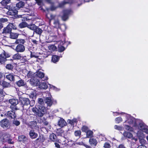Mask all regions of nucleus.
<instances>
[{
    "instance_id": "nucleus-1",
    "label": "nucleus",
    "mask_w": 148,
    "mask_h": 148,
    "mask_svg": "<svg viewBox=\"0 0 148 148\" xmlns=\"http://www.w3.org/2000/svg\"><path fill=\"white\" fill-rule=\"evenodd\" d=\"M127 120L125 121V122L129 124L130 125L134 127H136V126L139 123V120L136 119L134 117L131 116L128 114H126Z\"/></svg>"
},
{
    "instance_id": "nucleus-2",
    "label": "nucleus",
    "mask_w": 148,
    "mask_h": 148,
    "mask_svg": "<svg viewBox=\"0 0 148 148\" xmlns=\"http://www.w3.org/2000/svg\"><path fill=\"white\" fill-rule=\"evenodd\" d=\"M8 3V2L6 1L5 0H3L1 2V4L4 6L5 8L9 10L8 14L11 15H14L17 13V11L14 10V9H13L12 7L9 5H6V4Z\"/></svg>"
},
{
    "instance_id": "nucleus-3",
    "label": "nucleus",
    "mask_w": 148,
    "mask_h": 148,
    "mask_svg": "<svg viewBox=\"0 0 148 148\" xmlns=\"http://www.w3.org/2000/svg\"><path fill=\"white\" fill-rule=\"evenodd\" d=\"M135 129H138L140 130L138 131L141 132H144L148 134V127L142 122H139V121L136 127H135Z\"/></svg>"
},
{
    "instance_id": "nucleus-4",
    "label": "nucleus",
    "mask_w": 148,
    "mask_h": 148,
    "mask_svg": "<svg viewBox=\"0 0 148 148\" xmlns=\"http://www.w3.org/2000/svg\"><path fill=\"white\" fill-rule=\"evenodd\" d=\"M47 108H46L45 106H43L42 105H39L38 107V115L40 117H42L44 114L46 113Z\"/></svg>"
},
{
    "instance_id": "nucleus-5",
    "label": "nucleus",
    "mask_w": 148,
    "mask_h": 148,
    "mask_svg": "<svg viewBox=\"0 0 148 148\" xmlns=\"http://www.w3.org/2000/svg\"><path fill=\"white\" fill-rule=\"evenodd\" d=\"M9 102L11 104V105L10 106V108L13 110H18L17 107L16 106V105L18 103L17 99H10L9 100Z\"/></svg>"
},
{
    "instance_id": "nucleus-6",
    "label": "nucleus",
    "mask_w": 148,
    "mask_h": 148,
    "mask_svg": "<svg viewBox=\"0 0 148 148\" xmlns=\"http://www.w3.org/2000/svg\"><path fill=\"white\" fill-rule=\"evenodd\" d=\"M48 95L49 97H47L45 98L44 99V101L45 103L47 105L48 107H51V106L53 104V102H55L56 103V100L55 101H52L51 97L49 96V95H50V93H48Z\"/></svg>"
},
{
    "instance_id": "nucleus-7",
    "label": "nucleus",
    "mask_w": 148,
    "mask_h": 148,
    "mask_svg": "<svg viewBox=\"0 0 148 148\" xmlns=\"http://www.w3.org/2000/svg\"><path fill=\"white\" fill-rule=\"evenodd\" d=\"M0 125L4 129L7 128L10 126V122L8 119H4L0 121Z\"/></svg>"
},
{
    "instance_id": "nucleus-8",
    "label": "nucleus",
    "mask_w": 148,
    "mask_h": 148,
    "mask_svg": "<svg viewBox=\"0 0 148 148\" xmlns=\"http://www.w3.org/2000/svg\"><path fill=\"white\" fill-rule=\"evenodd\" d=\"M20 103L24 109V106H27L30 103V101L29 99L20 97L19 98Z\"/></svg>"
},
{
    "instance_id": "nucleus-9",
    "label": "nucleus",
    "mask_w": 148,
    "mask_h": 148,
    "mask_svg": "<svg viewBox=\"0 0 148 148\" xmlns=\"http://www.w3.org/2000/svg\"><path fill=\"white\" fill-rule=\"evenodd\" d=\"M71 12V11L70 10H64L63 12V15L62 16V19L64 21H66L67 19Z\"/></svg>"
},
{
    "instance_id": "nucleus-10",
    "label": "nucleus",
    "mask_w": 148,
    "mask_h": 148,
    "mask_svg": "<svg viewBox=\"0 0 148 148\" xmlns=\"http://www.w3.org/2000/svg\"><path fill=\"white\" fill-rule=\"evenodd\" d=\"M137 135L139 138L140 143L142 144H145L146 141L143 139V138L144 137V135L143 133V132L138 131L137 132Z\"/></svg>"
},
{
    "instance_id": "nucleus-11",
    "label": "nucleus",
    "mask_w": 148,
    "mask_h": 148,
    "mask_svg": "<svg viewBox=\"0 0 148 148\" xmlns=\"http://www.w3.org/2000/svg\"><path fill=\"white\" fill-rule=\"evenodd\" d=\"M9 56L8 55L6 54V53L4 51L0 55V63L1 64L4 63L6 60V58Z\"/></svg>"
},
{
    "instance_id": "nucleus-12",
    "label": "nucleus",
    "mask_w": 148,
    "mask_h": 148,
    "mask_svg": "<svg viewBox=\"0 0 148 148\" xmlns=\"http://www.w3.org/2000/svg\"><path fill=\"white\" fill-rule=\"evenodd\" d=\"M123 135L125 137L129 138H131L132 140H134L135 142H136L138 140V139L137 138L133 137L132 134L130 132H125L123 133Z\"/></svg>"
},
{
    "instance_id": "nucleus-13",
    "label": "nucleus",
    "mask_w": 148,
    "mask_h": 148,
    "mask_svg": "<svg viewBox=\"0 0 148 148\" xmlns=\"http://www.w3.org/2000/svg\"><path fill=\"white\" fill-rule=\"evenodd\" d=\"M36 77H38L41 79H42L43 80H47L48 78L47 77H44V74L40 71H38L36 72L35 75Z\"/></svg>"
},
{
    "instance_id": "nucleus-14",
    "label": "nucleus",
    "mask_w": 148,
    "mask_h": 148,
    "mask_svg": "<svg viewBox=\"0 0 148 148\" xmlns=\"http://www.w3.org/2000/svg\"><path fill=\"white\" fill-rule=\"evenodd\" d=\"M15 50L18 53L23 52L25 50V47L22 44H18L16 47Z\"/></svg>"
},
{
    "instance_id": "nucleus-15",
    "label": "nucleus",
    "mask_w": 148,
    "mask_h": 148,
    "mask_svg": "<svg viewBox=\"0 0 148 148\" xmlns=\"http://www.w3.org/2000/svg\"><path fill=\"white\" fill-rule=\"evenodd\" d=\"M34 84L36 86L39 85L40 88L42 89H46L48 87V85L46 83L43 82L40 84V82L38 80H37V81H36L35 83Z\"/></svg>"
},
{
    "instance_id": "nucleus-16",
    "label": "nucleus",
    "mask_w": 148,
    "mask_h": 148,
    "mask_svg": "<svg viewBox=\"0 0 148 148\" xmlns=\"http://www.w3.org/2000/svg\"><path fill=\"white\" fill-rule=\"evenodd\" d=\"M7 115L11 118L13 119L15 118L16 116L15 112L13 111H8L7 113Z\"/></svg>"
},
{
    "instance_id": "nucleus-17",
    "label": "nucleus",
    "mask_w": 148,
    "mask_h": 148,
    "mask_svg": "<svg viewBox=\"0 0 148 148\" xmlns=\"http://www.w3.org/2000/svg\"><path fill=\"white\" fill-rule=\"evenodd\" d=\"M65 42L64 41H62L60 42V45H59L58 46V51L59 52H62L64 51L65 50V47L62 46V45H63Z\"/></svg>"
},
{
    "instance_id": "nucleus-18",
    "label": "nucleus",
    "mask_w": 148,
    "mask_h": 148,
    "mask_svg": "<svg viewBox=\"0 0 148 148\" xmlns=\"http://www.w3.org/2000/svg\"><path fill=\"white\" fill-rule=\"evenodd\" d=\"M14 75L12 73H10L6 75V78L11 82L14 81L15 80Z\"/></svg>"
},
{
    "instance_id": "nucleus-19",
    "label": "nucleus",
    "mask_w": 148,
    "mask_h": 148,
    "mask_svg": "<svg viewBox=\"0 0 148 148\" xmlns=\"http://www.w3.org/2000/svg\"><path fill=\"white\" fill-rule=\"evenodd\" d=\"M18 140L19 141L25 143L27 140V139L25 136L21 135L18 137Z\"/></svg>"
},
{
    "instance_id": "nucleus-20",
    "label": "nucleus",
    "mask_w": 148,
    "mask_h": 148,
    "mask_svg": "<svg viewBox=\"0 0 148 148\" xmlns=\"http://www.w3.org/2000/svg\"><path fill=\"white\" fill-rule=\"evenodd\" d=\"M89 143L92 145L96 146L97 144V142L96 139L93 138H91L89 139Z\"/></svg>"
},
{
    "instance_id": "nucleus-21",
    "label": "nucleus",
    "mask_w": 148,
    "mask_h": 148,
    "mask_svg": "<svg viewBox=\"0 0 148 148\" xmlns=\"http://www.w3.org/2000/svg\"><path fill=\"white\" fill-rule=\"evenodd\" d=\"M29 135L31 138L32 139L35 138L38 136V134L32 130L30 131Z\"/></svg>"
},
{
    "instance_id": "nucleus-22",
    "label": "nucleus",
    "mask_w": 148,
    "mask_h": 148,
    "mask_svg": "<svg viewBox=\"0 0 148 148\" xmlns=\"http://www.w3.org/2000/svg\"><path fill=\"white\" fill-rule=\"evenodd\" d=\"M77 145H84L87 148H89L90 147L89 146L84 144V143L82 142L73 143L72 145L73 147H74L76 146Z\"/></svg>"
},
{
    "instance_id": "nucleus-23",
    "label": "nucleus",
    "mask_w": 148,
    "mask_h": 148,
    "mask_svg": "<svg viewBox=\"0 0 148 148\" xmlns=\"http://www.w3.org/2000/svg\"><path fill=\"white\" fill-rule=\"evenodd\" d=\"M66 124V122L64 120L62 119H61L58 121V125L61 127L65 126Z\"/></svg>"
},
{
    "instance_id": "nucleus-24",
    "label": "nucleus",
    "mask_w": 148,
    "mask_h": 148,
    "mask_svg": "<svg viewBox=\"0 0 148 148\" xmlns=\"http://www.w3.org/2000/svg\"><path fill=\"white\" fill-rule=\"evenodd\" d=\"M49 139L53 141H56L57 140V136L55 134L52 133L50 135L49 137Z\"/></svg>"
},
{
    "instance_id": "nucleus-25",
    "label": "nucleus",
    "mask_w": 148,
    "mask_h": 148,
    "mask_svg": "<svg viewBox=\"0 0 148 148\" xmlns=\"http://www.w3.org/2000/svg\"><path fill=\"white\" fill-rule=\"evenodd\" d=\"M21 58L22 56H21V54L18 53L15 54L12 57L13 59L15 60H20L21 59Z\"/></svg>"
},
{
    "instance_id": "nucleus-26",
    "label": "nucleus",
    "mask_w": 148,
    "mask_h": 148,
    "mask_svg": "<svg viewBox=\"0 0 148 148\" xmlns=\"http://www.w3.org/2000/svg\"><path fill=\"white\" fill-rule=\"evenodd\" d=\"M18 35L19 34L16 33L11 32L10 33V38L12 39H16Z\"/></svg>"
},
{
    "instance_id": "nucleus-27",
    "label": "nucleus",
    "mask_w": 148,
    "mask_h": 148,
    "mask_svg": "<svg viewBox=\"0 0 148 148\" xmlns=\"http://www.w3.org/2000/svg\"><path fill=\"white\" fill-rule=\"evenodd\" d=\"M10 28L9 26L8 25L5 28H4L3 30V33H10L11 31Z\"/></svg>"
},
{
    "instance_id": "nucleus-28",
    "label": "nucleus",
    "mask_w": 148,
    "mask_h": 148,
    "mask_svg": "<svg viewBox=\"0 0 148 148\" xmlns=\"http://www.w3.org/2000/svg\"><path fill=\"white\" fill-rule=\"evenodd\" d=\"M16 84L19 87L23 86L25 85V82L22 79L17 82Z\"/></svg>"
},
{
    "instance_id": "nucleus-29",
    "label": "nucleus",
    "mask_w": 148,
    "mask_h": 148,
    "mask_svg": "<svg viewBox=\"0 0 148 148\" xmlns=\"http://www.w3.org/2000/svg\"><path fill=\"white\" fill-rule=\"evenodd\" d=\"M1 84L4 88L10 87L11 86V85L9 83L4 81H3Z\"/></svg>"
},
{
    "instance_id": "nucleus-30",
    "label": "nucleus",
    "mask_w": 148,
    "mask_h": 148,
    "mask_svg": "<svg viewBox=\"0 0 148 148\" xmlns=\"http://www.w3.org/2000/svg\"><path fill=\"white\" fill-rule=\"evenodd\" d=\"M25 42V41L24 40L21 39H18L16 40L15 43L17 44H24Z\"/></svg>"
},
{
    "instance_id": "nucleus-31",
    "label": "nucleus",
    "mask_w": 148,
    "mask_h": 148,
    "mask_svg": "<svg viewBox=\"0 0 148 148\" xmlns=\"http://www.w3.org/2000/svg\"><path fill=\"white\" fill-rule=\"evenodd\" d=\"M59 59V57L57 56L53 55L52 56V61L54 63H56L58 62Z\"/></svg>"
},
{
    "instance_id": "nucleus-32",
    "label": "nucleus",
    "mask_w": 148,
    "mask_h": 148,
    "mask_svg": "<svg viewBox=\"0 0 148 148\" xmlns=\"http://www.w3.org/2000/svg\"><path fill=\"white\" fill-rule=\"evenodd\" d=\"M16 7L18 9L23 7L24 5V3L23 2H20L16 5Z\"/></svg>"
},
{
    "instance_id": "nucleus-33",
    "label": "nucleus",
    "mask_w": 148,
    "mask_h": 148,
    "mask_svg": "<svg viewBox=\"0 0 148 148\" xmlns=\"http://www.w3.org/2000/svg\"><path fill=\"white\" fill-rule=\"evenodd\" d=\"M28 24L27 23L23 22L20 23L19 25V27L21 28H23L26 27H27Z\"/></svg>"
},
{
    "instance_id": "nucleus-34",
    "label": "nucleus",
    "mask_w": 148,
    "mask_h": 148,
    "mask_svg": "<svg viewBox=\"0 0 148 148\" xmlns=\"http://www.w3.org/2000/svg\"><path fill=\"white\" fill-rule=\"evenodd\" d=\"M27 27L31 30H34L36 29V28H37V26L34 24H32L30 25L28 24Z\"/></svg>"
},
{
    "instance_id": "nucleus-35",
    "label": "nucleus",
    "mask_w": 148,
    "mask_h": 148,
    "mask_svg": "<svg viewBox=\"0 0 148 148\" xmlns=\"http://www.w3.org/2000/svg\"><path fill=\"white\" fill-rule=\"evenodd\" d=\"M54 27L57 28H59L60 27V23L58 20H54L53 22Z\"/></svg>"
},
{
    "instance_id": "nucleus-36",
    "label": "nucleus",
    "mask_w": 148,
    "mask_h": 148,
    "mask_svg": "<svg viewBox=\"0 0 148 148\" xmlns=\"http://www.w3.org/2000/svg\"><path fill=\"white\" fill-rule=\"evenodd\" d=\"M35 32L37 34L40 35L42 32V30L40 28L38 27H37V28L35 29Z\"/></svg>"
},
{
    "instance_id": "nucleus-37",
    "label": "nucleus",
    "mask_w": 148,
    "mask_h": 148,
    "mask_svg": "<svg viewBox=\"0 0 148 148\" xmlns=\"http://www.w3.org/2000/svg\"><path fill=\"white\" fill-rule=\"evenodd\" d=\"M86 136L87 138H89L91 137L93 135V132L91 130H88L86 132Z\"/></svg>"
},
{
    "instance_id": "nucleus-38",
    "label": "nucleus",
    "mask_w": 148,
    "mask_h": 148,
    "mask_svg": "<svg viewBox=\"0 0 148 148\" xmlns=\"http://www.w3.org/2000/svg\"><path fill=\"white\" fill-rule=\"evenodd\" d=\"M77 119H73V120H71L69 119L68 121V122L72 125H74V123L77 122Z\"/></svg>"
},
{
    "instance_id": "nucleus-39",
    "label": "nucleus",
    "mask_w": 148,
    "mask_h": 148,
    "mask_svg": "<svg viewBox=\"0 0 148 148\" xmlns=\"http://www.w3.org/2000/svg\"><path fill=\"white\" fill-rule=\"evenodd\" d=\"M124 127L125 128L126 130L131 132L133 131V130L134 129H135V127L133 128L132 127L127 125H125Z\"/></svg>"
},
{
    "instance_id": "nucleus-40",
    "label": "nucleus",
    "mask_w": 148,
    "mask_h": 148,
    "mask_svg": "<svg viewBox=\"0 0 148 148\" xmlns=\"http://www.w3.org/2000/svg\"><path fill=\"white\" fill-rule=\"evenodd\" d=\"M114 128L116 130L119 131L123 130V128L122 126L117 125H114Z\"/></svg>"
},
{
    "instance_id": "nucleus-41",
    "label": "nucleus",
    "mask_w": 148,
    "mask_h": 148,
    "mask_svg": "<svg viewBox=\"0 0 148 148\" xmlns=\"http://www.w3.org/2000/svg\"><path fill=\"white\" fill-rule=\"evenodd\" d=\"M49 49L51 51H53L56 49V47L53 45H51L48 46Z\"/></svg>"
},
{
    "instance_id": "nucleus-42",
    "label": "nucleus",
    "mask_w": 148,
    "mask_h": 148,
    "mask_svg": "<svg viewBox=\"0 0 148 148\" xmlns=\"http://www.w3.org/2000/svg\"><path fill=\"white\" fill-rule=\"evenodd\" d=\"M20 122L17 120H14L12 122V125L16 126H18L20 124Z\"/></svg>"
},
{
    "instance_id": "nucleus-43",
    "label": "nucleus",
    "mask_w": 148,
    "mask_h": 148,
    "mask_svg": "<svg viewBox=\"0 0 148 148\" xmlns=\"http://www.w3.org/2000/svg\"><path fill=\"white\" fill-rule=\"evenodd\" d=\"M6 68L9 70H12L13 68V66L10 64H8L6 65Z\"/></svg>"
},
{
    "instance_id": "nucleus-44",
    "label": "nucleus",
    "mask_w": 148,
    "mask_h": 148,
    "mask_svg": "<svg viewBox=\"0 0 148 148\" xmlns=\"http://www.w3.org/2000/svg\"><path fill=\"white\" fill-rule=\"evenodd\" d=\"M9 26L10 28L11 29H16V26L14 25L13 23H10L8 25Z\"/></svg>"
},
{
    "instance_id": "nucleus-45",
    "label": "nucleus",
    "mask_w": 148,
    "mask_h": 148,
    "mask_svg": "<svg viewBox=\"0 0 148 148\" xmlns=\"http://www.w3.org/2000/svg\"><path fill=\"white\" fill-rule=\"evenodd\" d=\"M115 121L116 123H119L122 121V119L121 117H119L116 118Z\"/></svg>"
},
{
    "instance_id": "nucleus-46",
    "label": "nucleus",
    "mask_w": 148,
    "mask_h": 148,
    "mask_svg": "<svg viewBox=\"0 0 148 148\" xmlns=\"http://www.w3.org/2000/svg\"><path fill=\"white\" fill-rule=\"evenodd\" d=\"M36 94L35 91H33L32 92L30 95V97L34 99L36 98Z\"/></svg>"
},
{
    "instance_id": "nucleus-47",
    "label": "nucleus",
    "mask_w": 148,
    "mask_h": 148,
    "mask_svg": "<svg viewBox=\"0 0 148 148\" xmlns=\"http://www.w3.org/2000/svg\"><path fill=\"white\" fill-rule=\"evenodd\" d=\"M34 76L33 73L30 71L28 72L27 74V76L28 78H32Z\"/></svg>"
},
{
    "instance_id": "nucleus-48",
    "label": "nucleus",
    "mask_w": 148,
    "mask_h": 148,
    "mask_svg": "<svg viewBox=\"0 0 148 148\" xmlns=\"http://www.w3.org/2000/svg\"><path fill=\"white\" fill-rule=\"evenodd\" d=\"M82 130L83 132H86L88 130V127L85 126H84L82 127Z\"/></svg>"
},
{
    "instance_id": "nucleus-49",
    "label": "nucleus",
    "mask_w": 148,
    "mask_h": 148,
    "mask_svg": "<svg viewBox=\"0 0 148 148\" xmlns=\"http://www.w3.org/2000/svg\"><path fill=\"white\" fill-rule=\"evenodd\" d=\"M81 134V132L79 130L75 132V135L76 136H79Z\"/></svg>"
},
{
    "instance_id": "nucleus-50",
    "label": "nucleus",
    "mask_w": 148,
    "mask_h": 148,
    "mask_svg": "<svg viewBox=\"0 0 148 148\" xmlns=\"http://www.w3.org/2000/svg\"><path fill=\"white\" fill-rule=\"evenodd\" d=\"M38 103L40 105H42V104H43L44 102V100L41 98H39L38 99Z\"/></svg>"
},
{
    "instance_id": "nucleus-51",
    "label": "nucleus",
    "mask_w": 148,
    "mask_h": 148,
    "mask_svg": "<svg viewBox=\"0 0 148 148\" xmlns=\"http://www.w3.org/2000/svg\"><path fill=\"white\" fill-rule=\"evenodd\" d=\"M104 147L105 148H110V146L109 144L106 143L104 144Z\"/></svg>"
},
{
    "instance_id": "nucleus-52",
    "label": "nucleus",
    "mask_w": 148,
    "mask_h": 148,
    "mask_svg": "<svg viewBox=\"0 0 148 148\" xmlns=\"http://www.w3.org/2000/svg\"><path fill=\"white\" fill-rule=\"evenodd\" d=\"M32 111L33 112H34V113H37V114L38 115V112H37V111H38V110L37 109V108H36V107H34L32 109Z\"/></svg>"
},
{
    "instance_id": "nucleus-53",
    "label": "nucleus",
    "mask_w": 148,
    "mask_h": 148,
    "mask_svg": "<svg viewBox=\"0 0 148 148\" xmlns=\"http://www.w3.org/2000/svg\"><path fill=\"white\" fill-rule=\"evenodd\" d=\"M21 61L22 62H25L27 61V59L25 57H22L21 59H20Z\"/></svg>"
},
{
    "instance_id": "nucleus-54",
    "label": "nucleus",
    "mask_w": 148,
    "mask_h": 148,
    "mask_svg": "<svg viewBox=\"0 0 148 148\" xmlns=\"http://www.w3.org/2000/svg\"><path fill=\"white\" fill-rule=\"evenodd\" d=\"M8 143L9 144H13L14 143V142L11 139H9L8 140Z\"/></svg>"
},
{
    "instance_id": "nucleus-55",
    "label": "nucleus",
    "mask_w": 148,
    "mask_h": 148,
    "mask_svg": "<svg viewBox=\"0 0 148 148\" xmlns=\"http://www.w3.org/2000/svg\"><path fill=\"white\" fill-rule=\"evenodd\" d=\"M137 148H147V147L144 145H142L139 146Z\"/></svg>"
},
{
    "instance_id": "nucleus-56",
    "label": "nucleus",
    "mask_w": 148,
    "mask_h": 148,
    "mask_svg": "<svg viewBox=\"0 0 148 148\" xmlns=\"http://www.w3.org/2000/svg\"><path fill=\"white\" fill-rule=\"evenodd\" d=\"M118 148H126L124 145L123 144L120 145L118 147Z\"/></svg>"
},
{
    "instance_id": "nucleus-57",
    "label": "nucleus",
    "mask_w": 148,
    "mask_h": 148,
    "mask_svg": "<svg viewBox=\"0 0 148 148\" xmlns=\"http://www.w3.org/2000/svg\"><path fill=\"white\" fill-rule=\"evenodd\" d=\"M55 145V146L58 148H60V145L59 144L56 143H54Z\"/></svg>"
},
{
    "instance_id": "nucleus-58",
    "label": "nucleus",
    "mask_w": 148,
    "mask_h": 148,
    "mask_svg": "<svg viewBox=\"0 0 148 148\" xmlns=\"http://www.w3.org/2000/svg\"><path fill=\"white\" fill-rule=\"evenodd\" d=\"M32 41L34 44H35L36 45H37L38 44V42L36 40H32Z\"/></svg>"
},
{
    "instance_id": "nucleus-59",
    "label": "nucleus",
    "mask_w": 148,
    "mask_h": 148,
    "mask_svg": "<svg viewBox=\"0 0 148 148\" xmlns=\"http://www.w3.org/2000/svg\"><path fill=\"white\" fill-rule=\"evenodd\" d=\"M1 21H2L3 22H7L8 21V19L6 18H3L1 20Z\"/></svg>"
},
{
    "instance_id": "nucleus-60",
    "label": "nucleus",
    "mask_w": 148,
    "mask_h": 148,
    "mask_svg": "<svg viewBox=\"0 0 148 148\" xmlns=\"http://www.w3.org/2000/svg\"><path fill=\"white\" fill-rule=\"evenodd\" d=\"M3 93V91L2 89L0 88V95H2Z\"/></svg>"
},
{
    "instance_id": "nucleus-61",
    "label": "nucleus",
    "mask_w": 148,
    "mask_h": 148,
    "mask_svg": "<svg viewBox=\"0 0 148 148\" xmlns=\"http://www.w3.org/2000/svg\"><path fill=\"white\" fill-rule=\"evenodd\" d=\"M53 89H54L55 90H60L59 89H58L57 88H56V87H55L54 86H53Z\"/></svg>"
},
{
    "instance_id": "nucleus-62",
    "label": "nucleus",
    "mask_w": 148,
    "mask_h": 148,
    "mask_svg": "<svg viewBox=\"0 0 148 148\" xmlns=\"http://www.w3.org/2000/svg\"><path fill=\"white\" fill-rule=\"evenodd\" d=\"M44 124L45 125H48V123L47 122L45 121V122H44Z\"/></svg>"
},
{
    "instance_id": "nucleus-63",
    "label": "nucleus",
    "mask_w": 148,
    "mask_h": 148,
    "mask_svg": "<svg viewBox=\"0 0 148 148\" xmlns=\"http://www.w3.org/2000/svg\"><path fill=\"white\" fill-rule=\"evenodd\" d=\"M7 116V114H4V115L2 114H1V117H2L3 116Z\"/></svg>"
},
{
    "instance_id": "nucleus-64",
    "label": "nucleus",
    "mask_w": 148,
    "mask_h": 148,
    "mask_svg": "<svg viewBox=\"0 0 148 148\" xmlns=\"http://www.w3.org/2000/svg\"><path fill=\"white\" fill-rule=\"evenodd\" d=\"M3 27L1 23H0V28H1Z\"/></svg>"
}]
</instances>
